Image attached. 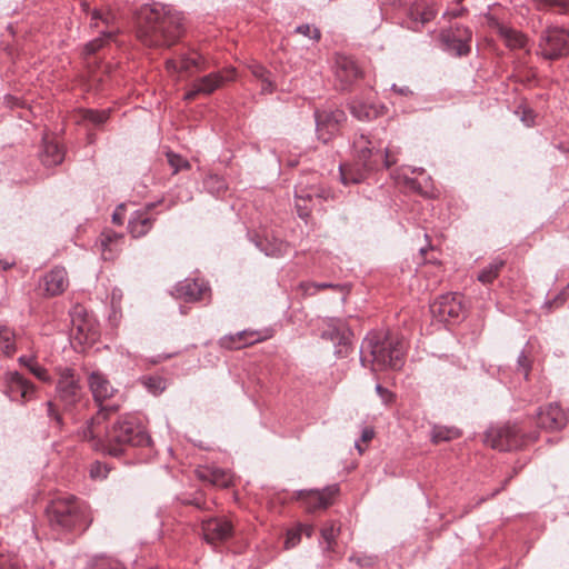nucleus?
<instances>
[{
	"instance_id": "obj_1",
	"label": "nucleus",
	"mask_w": 569,
	"mask_h": 569,
	"mask_svg": "<svg viewBox=\"0 0 569 569\" xmlns=\"http://www.w3.org/2000/svg\"><path fill=\"white\" fill-rule=\"evenodd\" d=\"M118 406L101 407L81 430L83 440L92 441L97 449H101L113 457L121 456L127 447H147L152 440L140 420L131 415L119 417L110 427L102 423L107 417L117 412Z\"/></svg>"
},
{
	"instance_id": "obj_2",
	"label": "nucleus",
	"mask_w": 569,
	"mask_h": 569,
	"mask_svg": "<svg viewBox=\"0 0 569 569\" xmlns=\"http://www.w3.org/2000/svg\"><path fill=\"white\" fill-rule=\"evenodd\" d=\"M181 13L161 3L147 4L138 16L137 36L148 47L174 44L183 33Z\"/></svg>"
},
{
	"instance_id": "obj_3",
	"label": "nucleus",
	"mask_w": 569,
	"mask_h": 569,
	"mask_svg": "<svg viewBox=\"0 0 569 569\" xmlns=\"http://www.w3.org/2000/svg\"><path fill=\"white\" fill-rule=\"evenodd\" d=\"M405 343L390 332L371 331L360 347V362L371 371L399 370L405 362Z\"/></svg>"
},
{
	"instance_id": "obj_4",
	"label": "nucleus",
	"mask_w": 569,
	"mask_h": 569,
	"mask_svg": "<svg viewBox=\"0 0 569 569\" xmlns=\"http://www.w3.org/2000/svg\"><path fill=\"white\" fill-rule=\"evenodd\" d=\"M49 527L58 536L81 533L88 529L92 518L89 507L74 496L58 497L46 508Z\"/></svg>"
},
{
	"instance_id": "obj_5",
	"label": "nucleus",
	"mask_w": 569,
	"mask_h": 569,
	"mask_svg": "<svg viewBox=\"0 0 569 569\" xmlns=\"http://www.w3.org/2000/svg\"><path fill=\"white\" fill-rule=\"evenodd\" d=\"M355 157L359 164L369 170H379L380 168L389 169L396 163L392 153L386 149L382 151L377 148L365 133H356L352 140Z\"/></svg>"
},
{
	"instance_id": "obj_6",
	"label": "nucleus",
	"mask_w": 569,
	"mask_h": 569,
	"mask_svg": "<svg viewBox=\"0 0 569 569\" xmlns=\"http://www.w3.org/2000/svg\"><path fill=\"white\" fill-rule=\"evenodd\" d=\"M86 399V392L79 377L72 369L61 370L56 383L54 401L62 406L63 411L73 412Z\"/></svg>"
},
{
	"instance_id": "obj_7",
	"label": "nucleus",
	"mask_w": 569,
	"mask_h": 569,
	"mask_svg": "<svg viewBox=\"0 0 569 569\" xmlns=\"http://www.w3.org/2000/svg\"><path fill=\"white\" fill-rule=\"evenodd\" d=\"M537 54L546 60H559L569 54V32L557 26H548L538 38Z\"/></svg>"
},
{
	"instance_id": "obj_8",
	"label": "nucleus",
	"mask_w": 569,
	"mask_h": 569,
	"mask_svg": "<svg viewBox=\"0 0 569 569\" xmlns=\"http://www.w3.org/2000/svg\"><path fill=\"white\" fill-rule=\"evenodd\" d=\"M318 179L317 173H311L306 177V182L300 180L296 186V209L301 219H307L310 216L316 201L320 202L329 197V191L317 184Z\"/></svg>"
},
{
	"instance_id": "obj_9",
	"label": "nucleus",
	"mask_w": 569,
	"mask_h": 569,
	"mask_svg": "<svg viewBox=\"0 0 569 569\" xmlns=\"http://www.w3.org/2000/svg\"><path fill=\"white\" fill-rule=\"evenodd\" d=\"M316 123V136L322 143H329L340 132L341 127L347 121V114L342 109L325 108L317 109L313 113Z\"/></svg>"
},
{
	"instance_id": "obj_10",
	"label": "nucleus",
	"mask_w": 569,
	"mask_h": 569,
	"mask_svg": "<svg viewBox=\"0 0 569 569\" xmlns=\"http://www.w3.org/2000/svg\"><path fill=\"white\" fill-rule=\"evenodd\" d=\"M339 493L338 485H331L322 490H298L295 492V499L300 501L308 512H315L320 509H327L332 505L333 498Z\"/></svg>"
},
{
	"instance_id": "obj_11",
	"label": "nucleus",
	"mask_w": 569,
	"mask_h": 569,
	"mask_svg": "<svg viewBox=\"0 0 569 569\" xmlns=\"http://www.w3.org/2000/svg\"><path fill=\"white\" fill-rule=\"evenodd\" d=\"M486 442L493 449L510 451L523 443L520 430L516 426L492 428L486 433Z\"/></svg>"
},
{
	"instance_id": "obj_12",
	"label": "nucleus",
	"mask_w": 569,
	"mask_h": 569,
	"mask_svg": "<svg viewBox=\"0 0 569 569\" xmlns=\"http://www.w3.org/2000/svg\"><path fill=\"white\" fill-rule=\"evenodd\" d=\"M201 532L207 543L217 546L232 537L233 526L224 517H210L201 520Z\"/></svg>"
},
{
	"instance_id": "obj_13",
	"label": "nucleus",
	"mask_w": 569,
	"mask_h": 569,
	"mask_svg": "<svg viewBox=\"0 0 569 569\" xmlns=\"http://www.w3.org/2000/svg\"><path fill=\"white\" fill-rule=\"evenodd\" d=\"M465 306L461 296L458 293L441 295L430 305V311L433 317L440 321L458 320L463 313Z\"/></svg>"
},
{
	"instance_id": "obj_14",
	"label": "nucleus",
	"mask_w": 569,
	"mask_h": 569,
	"mask_svg": "<svg viewBox=\"0 0 569 569\" xmlns=\"http://www.w3.org/2000/svg\"><path fill=\"white\" fill-rule=\"evenodd\" d=\"M234 69H228L224 74L212 72L197 79L189 91L184 94V100H193L198 94H210L220 88L226 81L233 80Z\"/></svg>"
},
{
	"instance_id": "obj_15",
	"label": "nucleus",
	"mask_w": 569,
	"mask_h": 569,
	"mask_svg": "<svg viewBox=\"0 0 569 569\" xmlns=\"http://www.w3.org/2000/svg\"><path fill=\"white\" fill-rule=\"evenodd\" d=\"M4 392L12 401L24 403L34 396V386L18 371H11L4 377Z\"/></svg>"
},
{
	"instance_id": "obj_16",
	"label": "nucleus",
	"mask_w": 569,
	"mask_h": 569,
	"mask_svg": "<svg viewBox=\"0 0 569 569\" xmlns=\"http://www.w3.org/2000/svg\"><path fill=\"white\" fill-rule=\"evenodd\" d=\"M488 24L502 39L503 43L511 50L527 49L529 39L521 31L503 24L495 16H488Z\"/></svg>"
},
{
	"instance_id": "obj_17",
	"label": "nucleus",
	"mask_w": 569,
	"mask_h": 569,
	"mask_svg": "<svg viewBox=\"0 0 569 569\" xmlns=\"http://www.w3.org/2000/svg\"><path fill=\"white\" fill-rule=\"evenodd\" d=\"M568 419L558 403L540 408L536 415L537 427L547 431H559L567 426Z\"/></svg>"
},
{
	"instance_id": "obj_18",
	"label": "nucleus",
	"mask_w": 569,
	"mask_h": 569,
	"mask_svg": "<svg viewBox=\"0 0 569 569\" xmlns=\"http://www.w3.org/2000/svg\"><path fill=\"white\" fill-rule=\"evenodd\" d=\"M72 331L77 339L92 342L99 335L98 325L92 316L83 313L82 309H76L71 316Z\"/></svg>"
},
{
	"instance_id": "obj_19",
	"label": "nucleus",
	"mask_w": 569,
	"mask_h": 569,
	"mask_svg": "<svg viewBox=\"0 0 569 569\" xmlns=\"http://www.w3.org/2000/svg\"><path fill=\"white\" fill-rule=\"evenodd\" d=\"M88 385L94 401L101 407H110L111 405L103 406L102 402L112 398L117 389L111 385L109 379L100 371H92L88 377Z\"/></svg>"
},
{
	"instance_id": "obj_20",
	"label": "nucleus",
	"mask_w": 569,
	"mask_h": 569,
	"mask_svg": "<svg viewBox=\"0 0 569 569\" xmlns=\"http://www.w3.org/2000/svg\"><path fill=\"white\" fill-rule=\"evenodd\" d=\"M361 77V70L349 57H338L336 62V79L340 90H348Z\"/></svg>"
},
{
	"instance_id": "obj_21",
	"label": "nucleus",
	"mask_w": 569,
	"mask_h": 569,
	"mask_svg": "<svg viewBox=\"0 0 569 569\" xmlns=\"http://www.w3.org/2000/svg\"><path fill=\"white\" fill-rule=\"evenodd\" d=\"M436 17V10L430 6L429 0H418L412 3L408 11L407 26L415 31Z\"/></svg>"
},
{
	"instance_id": "obj_22",
	"label": "nucleus",
	"mask_w": 569,
	"mask_h": 569,
	"mask_svg": "<svg viewBox=\"0 0 569 569\" xmlns=\"http://www.w3.org/2000/svg\"><path fill=\"white\" fill-rule=\"evenodd\" d=\"M154 207L156 203L150 202L146 204L144 210H137L131 214L128 229L133 238H141L151 230L154 219L149 216V212Z\"/></svg>"
},
{
	"instance_id": "obj_23",
	"label": "nucleus",
	"mask_w": 569,
	"mask_h": 569,
	"mask_svg": "<svg viewBox=\"0 0 569 569\" xmlns=\"http://www.w3.org/2000/svg\"><path fill=\"white\" fill-rule=\"evenodd\" d=\"M209 287L203 280L186 279L176 286V297L187 302H196L203 298Z\"/></svg>"
},
{
	"instance_id": "obj_24",
	"label": "nucleus",
	"mask_w": 569,
	"mask_h": 569,
	"mask_svg": "<svg viewBox=\"0 0 569 569\" xmlns=\"http://www.w3.org/2000/svg\"><path fill=\"white\" fill-rule=\"evenodd\" d=\"M68 284L67 271L63 267H54L41 280L46 293L51 297L62 293Z\"/></svg>"
},
{
	"instance_id": "obj_25",
	"label": "nucleus",
	"mask_w": 569,
	"mask_h": 569,
	"mask_svg": "<svg viewBox=\"0 0 569 569\" xmlns=\"http://www.w3.org/2000/svg\"><path fill=\"white\" fill-rule=\"evenodd\" d=\"M321 337L338 345L339 348L336 350L337 355L347 352V350L343 349L347 348L349 343V332L342 320L330 319L328 321V328L322 331Z\"/></svg>"
},
{
	"instance_id": "obj_26",
	"label": "nucleus",
	"mask_w": 569,
	"mask_h": 569,
	"mask_svg": "<svg viewBox=\"0 0 569 569\" xmlns=\"http://www.w3.org/2000/svg\"><path fill=\"white\" fill-rule=\"evenodd\" d=\"M166 67L170 72H189L202 70L200 56L181 52L176 58L167 59Z\"/></svg>"
},
{
	"instance_id": "obj_27",
	"label": "nucleus",
	"mask_w": 569,
	"mask_h": 569,
	"mask_svg": "<svg viewBox=\"0 0 569 569\" xmlns=\"http://www.w3.org/2000/svg\"><path fill=\"white\" fill-rule=\"evenodd\" d=\"M123 234L107 230L100 234L97 246H99L103 259L111 260L121 250Z\"/></svg>"
},
{
	"instance_id": "obj_28",
	"label": "nucleus",
	"mask_w": 569,
	"mask_h": 569,
	"mask_svg": "<svg viewBox=\"0 0 569 569\" xmlns=\"http://www.w3.org/2000/svg\"><path fill=\"white\" fill-rule=\"evenodd\" d=\"M348 108L352 117L360 121H370L382 114L383 107L367 103L359 98H351Z\"/></svg>"
},
{
	"instance_id": "obj_29",
	"label": "nucleus",
	"mask_w": 569,
	"mask_h": 569,
	"mask_svg": "<svg viewBox=\"0 0 569 569\" xmlns=\"http://www.w3.org/2000/svg\"><path fill=\"white\" fill-rule=\"evenodd\" d=\"M264 337L258 331L243 330L237 335L224 336L220 339L221 347L227 349H241L248 345L263 340Z\"/></svg>"
},
{
	"instance_id": "obj_30",
	"label": "nucleus",
	"mask_w": 569,
	"mask_h": 569,
	"mask_svg": "<svg viewBox=\"0 0 569 569\" xmlns=\"http://www.w3.org/2000/svg\"><path fill=\"white\" fill-rule=\"evenodd\" d=\"M64 153L57 142L43 141V148L40 153L41 162L46 167L60 164L63 161Z\"/></svg>"
},
{
	"instance_id": "obj_31",
	"label": "nucleus",
	"mask_w": 569,
	"mask_h": 569,
	"mask_svg": "<svg viewBox=\"0 0 569 569\" xmlns=\"http://www.w3.org/2000/svg\"><path fill=\"white\" fill-rule=\"evenodd\" d=\"M257 248L268 257H280L287 252L288 244L277 238H260L254 241Z\"/></svg>"
},
{
	"instance_id": "obj_32",
	"label": "nucleus",
	"mask_w": 569,
	"mask_h": 569,
	"mask_svg": "<svg viewBox=\"0 0 569 569\" xmlns=\"http://www.w3.org/2000/svg\"><path fill=\"white\" fill-rule=\"evenodd\" d=\"M251 74L259 81H261V93H272L276 89V84L271 78V72L258 62H252L248 66Z\"/></svg>"
},
{
	"instance_id": "obj_33",
	"label": "nucleus",
	"mask_w": 569,
	"mask_h": 569,
	"mask_svg": "<svg viewBox=\"0 0 569 569\" xmlns=\"http://www.w3.org/2000/svg\"><path fill=\"white\" fill-rule=\"evenodd\" d=\"M362 168H355L352 166H343V164H340L339 166V171H340V178H341V182L343 184H350V183H360L362 182L366 177H367V173L368 172H371L372 170H369V169H366L363 166H361Z\"/></svg>"
},
{
	"instance_id": "obj_34",
	"label": "nucleus",
	"mask_w": 569,
	"mask_h": 569,
	"mask_svg": "<svg viewBox=\"0 0 569 569\" xmlns=\"http://www.w3.org/2000/svg\"><path fill=\"white\" fill-rule=\"evenodd\" d=\"M443 41L446 43L447 50L457 57L466 56L470 51V36L467 39H461L455 33H448L443 36Z\"/></svg>"
},
{
	"instance_id": "obj_35",
	"label": "nucleus",
	"mask_w": 569,
	"mask_h": 569,
	"mask_svg": "<svg viewBox=\"0 0 569 569\" xmlns=\"http://www.w3.org/2000/svg\"><path fill=\"white\" fill-rule=\"evenodd\" d=\"M505 260L500 258L493 259L487 267H485L479 273H478V280L482 284H490L492 283L499 276L501 269L505 266Z\"/></svg>"
},
{
	"instance_id": "obj_36",
	"label": "nucleus",
	"mask_w": 569,
	"mask_h": 569,
	"mask_svg": "<svg viewBox=\"0 0 569 569\" xmlns=\"http://www.w3.org/2000/svg\"><path fill=\"white\" fill-rule=\"evenodd\" d=\"M117 33L118 29L102 30L100 32V37L93 39L92 41L86 44L84 52L87 54H94L106 43L112 41L116 38Z\"/></svg>"
},
{
	"instance_id": "obj_37",
	"label": "nucleus",
	"mask_w": 569,
	"mask_h": 569,
	"mask_svg": "<svg viewBox=\"0 0 569 569\" xmlns=\"http://www.w3.org/2000/svg\"><path fill=\"white\" fill-rule=\"evenodd\" d=\"M0 350L6 356H12L16 351V335L7 326L0 325Z\"/></svg>"
},
{
	"instance_id": "obj_38",
	"label": "nucleus",
	"mask_w": 569,
	"mask_h": 569,
	"mask_svg": "<svg viewBox=\"0 0 569 569\" xmlns=\"http://www.w3.org/2000/svg\"><path fill=\"white\" fill-rule=\"evenodd\" d=\"M47 409V417L49 419V423L52 428H56L58 430H62L64 427V420L62 415L60 413L58 409V405L53 400H48L46 403Z\"/></svg>"
},
{
	"instance_id": "obj_39",
	"label": "nucleus",
	"mask_w": 569,
	"mask_h": 569,
	"mask_svg": "<svg viewBox=\"0 0 569 569\" xmlns=\"http://www.w3.org/2000/svg\"><path fill=\"white\" fill-rule=\"evenodd\" d=\"M204 188L214 196H220L226 191V181L218 174H210L203 181Z\"/></svg>"
},
{
	"instance_id": "obj_40",
	"label": "nucleus",
	"mask_w": 569,
	"mask_h": 569,
	"mask_svg": "<svg viewBox=\"0 0 569 569\" xmlns=\"http://www.w3.org/2000/svg\"><path fill=\"white\" fill-rule=\"evenodd\" d=\"M109 116H110L109 109H106V110L87 109V110L82 111V119L93 123L97 127L106 123L107 120L109 119Z\"/></svg>"
},
{
	"instance_id": "obj_41",
	"label": "nucleus",
	"mask_w": 569,
	"mask_h": 569,
	"mask_svg": "<svg viewBox=\"0 0 569 569\" xmlns=\"http://www.w3.org/2000/svg\"><path fill=\"white\" fill-rule=\"evenodd\" d=\"M460 436L457 428L436 427L432 430V441L438 443L440 441H449Z\"/></svg>"
},
{
	"instance_id": "obj_42",
	"label": "nucleus",
	"mask_w": 569,
	"mask_h": 569,
	"mask_svg": "<svg viewBox=\"0 0 569 569\" xmlns=\"http://www.w3.org/2000/svg\"><path fill=\"white\" fill-rule=\"evenodd\" d=\"M339 533L340 526H338L335 521H328L320 530L321 542L337 540Z\"/></svg>"
},
{
	"instance_id": "obj_43",
	"label": "nucleus",
	"mask_w": 569,
	"mask_h": 569,
	"mask_svg": "<svg viewBox=\"0 0 569 569\" xmlns=\"http://www.w3.org/2000/svg\"><path fill=\"white\" fill-rule=\"evenodd\" d=\"M92 569H126L121 562L113 558L101 557L94 560Z\"/></svg>"
},
{
	"instance_id": "obj_44",
	"label": "nucleus",
	"mask_w": 569,
	"mask_h": 569,
	"mask_svg": "<svg viewBox=\"0 0 569 569\" xmlns=\"http://www.w3.org/2000/svg\"><path fill=\"white\" fill-rule=\"evenodd\" d=\"M301 529H299L298 526L288 529L286 533L284 548L292 549L297 547L301 541Z\"/></svg>"
},
{
	"instance_id": "obj_45",
	"label": "nucleus",
	"mask_w": 569,
	"mask_h": 569,
	"mask_svg": "<svg viewBox=\"0 0 569 569\" xmlns=\"http://www.w3.org/2000/svg\"><path fill=\"white\" fill-rule=\"evenodd\" d=\"M89 473L91 479L93 480H103L107 478L109 473V468L106 463L100 461H94L89 469Z\"/></svg>"
},
{
	"instance_id": "obj_46",
	"label": "nucleus",
	"mask_w": 569,
	"mask_h": 569,
	"mask_svg": "<svg viewBox=\"0 0 569 569\" xmlns=\"http://www.w3.org/2000/svg\"><path fill=\"white\" fill-rule=\"evenodd\" d=\"M113 19L114 17L111 13H102L99 10H93L91 12V22L92 24H94V27H98V22L101 21L107 26V30L116 29L114 27H112Z\"/></svg>"
},
{
	"instance_id": "obj_47",
	"label": "nucleus",
	"mask_w": 569,
	"mask_h": 569,
	"mask_svg": "<svg viewBox=\"0 0 569 569\" xmlns=\"http://www.w3.org/2000/svg\"><path fill=\"white\" fill-rule=\"evenodd\" d=\"M167 157L168 162L173 168L174 173L182 169H188L190 167L189 161L177 153L168 152Z\"/></svg>"
},
{
	"instance_id": "obj_48",
	"label": "nucleus",
	"mask_w": 569,
	"mask_h": 569,
	"mask_svg": "<svg viewBox=\"0 0 569 569\" xmlns=\"http://www.w3.org/2000/svg\"><path fill=\"white\" fill-rule=\"evenodd\" d=\"M0 569H19L18 557L0 551Z\"/></svg>"
},
{
	"instance_id": "obj_49",
	"label": "nucleus",
	"mask_w": 569,
	"mask_h": 569,
	"mask_svg": "<svg viewBox=\"0 0 569 569\" xmlns=\"http://www.w3.org/2000/svg\"><path fill=\"white\" fill-rule=\"evenodd\" d=\"M295 31L315 41H319L321 38L320 30L316 27H311L308 23L298 26Z\"/></svg>"
},
{
	"instance_id": "obj_50",
	"label": "nucleus",
	"mask_w": 569,
	"mask_h": 569,
	"mask_svg": "<svg viewBox=\"0 0 569 569\" xmlns=\"http://www.w3.org/2000/svg\"><path fill=\"white\" fill-rule=\"evenodd\" d=\"M182 505L193 506L194 508L199 510H209L210 506L207 503V501L203 499L201 495H196L193 497H187L180 499Z\"/></svg>"
},
{
	"instance_id": "obj_51",
	"label": "nucleus",
	"mask_w": 569,
	"mask_h": 569,
	"mask_svg": "<svg viewBox=\"0 0 569 569\" xmlns=\"http://www.w3.org/2000/svg\"><path fill=\"white\" fill-rule=\"evenodd\" d=\"M518 371L523 373V377L528 379L531 370V361L525 351H521L517 359Z\"/></svg>"
},
{
	"instance_id": "obj_52",
	"label": "nucleus",
	"mask_w": 569,
	"mask_h": 569,
	"mask_svg": "<svg viewBox=\"0 0 569 569\" xmlns=\"http://www.w3.org/2000/svg\"><path fill=\"white\" fill-rule=\"evenodd\" d=\"M143 383L154 395L164 389L163 380L159 377H147L143 379Z\"/></svg>"
},
{
	"instance_id": "obj_53",
	"label": "nucleus",
	"mask_w": 569,
	"mask_h": 569,
	"mask_svg": "<svg viewBox=\"0 0 569 569\" xmlns=\"http://www.w3.org/2000/svg\"><path fill=\"white\" fill-rule=\"evenodd\" d=\"M29 371L39 380L43 382H50L51 377L48 372V370L40 366L37 361L29 368Z\"/></svg>"
},
{
	"instance_id": "obj_54",
	"label": "nucleus",
	"mask_w": 569,
	"mask_h": 569,
	"mask_svg": "<svg viewBox=\"0 0 569 569\" xmlns=\"http://www.w3.org/2000/svg\"><path fill=\"white\" fill-rule=\"evenodd\" d=\"M537 3L558 9L559 12L569 11V0H535Z\"/></svg>"
},
{
	"instance_id": "obj_55",
	"label": "nucleus",
	"mask_w": 569,
	"mask_h": 569,
	"mask_svg": "<svg viewBox=\"0 0 569 569\" xmlns=\"http://www.w3.org/2000/svg\"><path fill=\"white\" fill-rule=\"evenodd\" d=\"M308 288H315L316 290H323V289H333L340 292L346 291V286L340 283H332V282H311Z\"/></svg>"
},
{
	"instance_id": "obj_56",
	"label": "nucleus",
	"mask_w": 569,
	"mask_h": 569,
	"mask_svg": "<svg viewBox=\"0 0 569 569\" xmlns=\"http://www.w3.org/2000/svg\"><path fill=\"white\" fill-rule=\"evenodd\" d=\"M376 392L385 405H390L395 400V393L379 383L376 386Z\"/></svg>"
},
{
	"instance_id": "obj_57",
	"label": "nucleus",
	"mask_w": 569,
	"mask_h": 569,
	"mask_svg": "<svg viewBox=\"0 0 569 569\" xmlns=\"http://www.w3.org/2000/svg\"><path fill=\"white\" fill-rule=\"evenodd\" d=\"M321 545V548H322V551H323V555L329 558V559H333V556L338 553L337 551V548H338V542L337 540H333V541H323V542H320Z\"/></svg>"
},
{
	"instance_id": "obj_58",
	"label": "nucleus",
	"mask_w": 569,
	"mask_h": 569,
	"mask_svg": "<svg viewBox=\"0 0 569 569\" xmlns=\"http://www.w3.org/2000/svg\"><path fill=\"white\" fill-rule=\"evenodd\" d=\"M350 561H355L360 567H369L372 566L376 561V557L372 556H358L353 555L349 558Z\"/></svg>"
},
{
	"instance_id": "obj_59",
	"label": "nucleus",
	"mask_w": 569,
	"mask_h": 569,
	"mask_svg": "<svg viewBox=\"0 0 569 569\" xmlns=\"http://www.w3.org/2000/svg\"><path fill=\"white\" fill-rule=\"evenodd\" d=\"M521 121L526 123V126H531L533 123V112L530 109H523Z\"/></svg>"
},
{
	"instance_id": "obj_60",
	"label": "nucleus",
	"mask_w": 569,
	"mask_h": 569,
	"mask_svg": "<svg viewBox=\"0 0 569 569\" xmlns=\"http://www.w3.org/2000/svg\"><path fill=\"white\" fill-rule=\"evenodd\" d=\"M297 526L299 529H301L302 535H306L309 538L312 536L313 530H315L312 525L298 523Z\"/></svg>"
},
{
	"instance_id": "obj_61",
	"label": "nucleus",
	"mask_w": 569,
	"mask_h": 569,
	"mask_svg": "<svg viewBox=\"0 0 569 569\" xmlns=\"http://www.w3.org/2000/svg\"><path fill=\"white\" fill-rule=\"evenodd\" d=\"M19 362L29 369L36 362V359L32 356H21Z\"/></svg>"
},
{
	"instance_id": "obj_62",
	"label": "nucleus",
	"mask_w": 569,
	"mask_h": 569,
	"mask_svg": "<svg viewBox=\"0 0 569 569\" xmlns=\"http://www.w3.org/2000/svg\"><path fill=\"white\" fill-rule=\"evenodd\" d=\"M375 436V432L372 429L370 428H366L362 430V433H361V440L362 441H369L373 438Z\"/></svg>"
},
{
	"instance_id": "obj_63",
	"label": "nucleus",
	"mask_w": 569,
	"mask_h": 569,
	"mask_svg": "<svg viewBox=\"0 0 569 569\" xmlns=\"http://www.w3.org/2000/svg\"><path fill=\"white\" fill-rule=\"evenodd\" d=\"M220 473H221L220 471H213V472H211L210 481H211L212 483H214V485H222V483H224V481H221V480L219 479Z\"/></svg>"
},
{
	"instance_id": "obj_64",
	"label": "nucleus",
	"mask_w": 569,
	"mask_h": 569,
	"mask_svg": "<svg viewBox=\"0 0 569 569\" xmlns=\"http://www.w3.org/2000/svg\"><path fill=\"white\" fill-rule=\"evenodd\" d=\"M392 90L402 96H406L411 92L408 87L398 88L396 84L392 86Z\"/></svg>"
}]
</instances>
